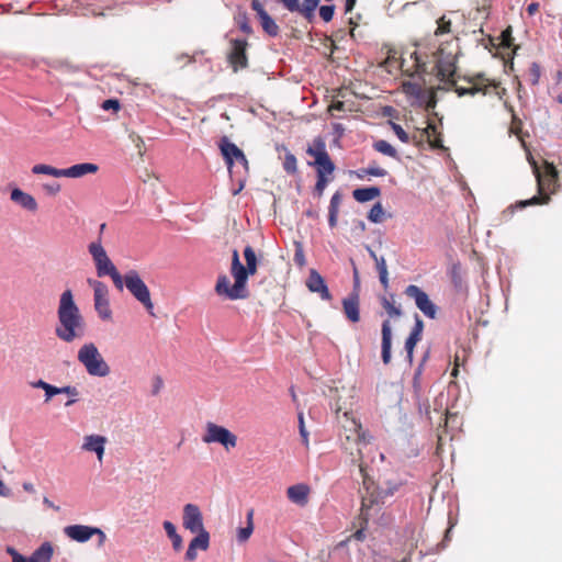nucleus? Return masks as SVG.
<instances>
[{"label":"nucleus","mask_w":562,"mask_h":562,"mask_svg":"<svg viewBox=\"0 0 562 562\" xmlns=\"http://www.w3.org/2000/svg\"><path fill=\"white\" fill-rule=\"evenodd\" d=\"M334 409L338 418H340L339 414L342 413L344 420H340L345 430V441L342 442V446L351 456L352 462L358 465L363 480V485L369 493L370 485H373V482L367 473L364 450L371 448L372 436L368 431L363 430L361 423L355 418L352 411L348 409L346 405H339L337 402Z\"/></svg>","instance_id":"f257e3e1"},{"label":"nucleus","mask_w":562,"mask_h":562,"mask_svg":"<svg viewBox=\"0 0 562 562\" xmlns=\"http://www.w3.org/2000/svg\"><path fill=\"white\" fill-rule=\"evenodd\" d=\"M244 258L246 266L241 263L238 251L233 250L231 274L234 278V284H231L226 274L218 276L215 284L217 295L232 301L247 297V280L249 276L257 272L258 265L257 256L251 246L245 247Z\"/></svg>","instance_id":"f03ea898"},{"label":"nucleus","mask_w":562,"mask_h":562,"mask_svg":"<svg viewBox=\"0 0 562 562\" xmlns=\"http://www.w3.org/2000/svg\"><path fill=\"white\" fill-rule=\"evenodd\" d=\"M86 330V321L75 302L72 291L70 289L64 290L59 295L57 305L56 337L66 344H71L82 339Z\"/></svg>","instance_id":"7ed1b4c3"},{"label":"nucleus","mask_w":562,"mask_h":562,"mask_svg":"<svg viewBox=\"0 0 562 562\" xmlns=\"http://www.w3.org/2000/svg\"><path fill=\"white\" fill-rule=\"evenodd\" d=\"M89 254L95 266L98 277H111L115 288L120 291L123 290V277L117 271L114 263L109 258L104 247L100 241H93L88 246Z\"/></svg>","instance_id":"20e7f679"},{"label":"nucleus","mask_w":562,"mask_h":562,"mask_svg":"<svg viewBox=\"0 0 562 562\" xmlns=\"http://www.w3.org/2000/svg\"><path fill=\"white\" fill-rule=\"evenodd\" d=\"M77 358L90 375L105 376L110 373L108 363L93 342L83 344L78 350Z\"/></svg>","instance_id":"39448f33"},{"label":"nucleus","mask_w":562,"mask_h":562,"mask_svg":"<svg viewBox=\"0 0 562 562\" xmlns=\"http://www.w3.org/2000/svg\"><path fill=\"white\" fill-rule=\"evenodd\" d=\"M122 277L123 288L125 286L135 300H137L150 315H154V303L150 297L149 289L142 280L139 273L136 270H130Z\"/></svg>","instance_id":"423d86ee"},{"label":"nucleus","mask_w":562,"mask_h":562,"mask_svg":"<svg viewBox=\"0 0 562 562\" xmlns=\"http://www.w3.org/2000/svg\"><path fill=\"white\" fill-rule=\"evenodd\" d=\"M536 177L540 196H532L529 200L520 202V207L535 204H546L549 202V195L546 192L553 191L554 187L557 186L558 171L553 165H547L544 175H540L538 169H536Z\"/></svg>","instance_id":"0eeeda50"},{"label":"nucleus","mask_w":562,"mask_h":562,"mask_svg":"<svg viewBox=\"0 0 562 562\" xmlns=\"http://www.w3.org/2000/svg\"><path fill=\"white\" fill-rule=\"evenodd\" d=\"M220 148L232 176L247 172L248 161L241 149L226 137L221 140Z\"/></svg>","instance_id":"6e6552de"},{"label":"nucleus","mask_w":562,"mask_h":562,"mask_svg":"<svg viewBox=\"0 0 562 562\" xmlns=\"http://www.w3.org/2000/svg\"><path fill=\"white\" fill-rule=\"evenodd\" d=\"M204 443H220L226 451L237 446V436L229 429L217 424L209 422L205 426V432L202 437Z\"/></svg>","instance_id":"1a4fd4ad"},{"label":"nucleus","mask_w":562,"mask_h":562,"mask_svg":"<svg viewBox=\"0 0 562 562\" xmlns=\"http://www.w3.org/2000/svg\"><path fill=\"white\" fill-rule=\"evenodd\" d=\"M405 294L415 301L418 310L426 316L434 319L437 315V306L431 302L428 294L417 285L411 284L405 289Z\"/></svg>","instance_id":"9d476101"},{"label":"nucleus","mask_w":562,"mask_h":562,"mask_svg":"<svg viewBox=\"0 0 562 562\" xmlns=\"http://www.w3.org/2000/svg\"><path fill=\"white\" fill-rule=\"evenodd\" d=\"M7 553L11 555L12 562H50L54 549L50 542H44L29 558L22 555L12 547L7 548Z\"/></svg>","instance_id":"9b49d317"},{"label":"nucleus","mask_w":562,"mask_h":562,"mask_svg":"<svg viewBox=\"0 0 562 562\" xmlns=\"http://www.w3.org/2000/svg\"><path fill=\"white\" fill-rule=\"evenodd\" d=\"M436 69H437V76L442 81H451L454 72H456V57L453 54L448 53L445 54L443 49H439L437 54L434 55Z\"/></svg>","instance_id":"f8f14e48"},{"label":"nucleus","mask_w":562,"mask_h":562,"mask_svg":"<svg viewBox=\"0 0 562 562\" xmlns=\"http://www.w3.org/2000/svg\"><path fill=\"white\" fill-rule=\"evenodd\" d=\"M182 525L192 533L205 530L203 516L198 505L191 503L184 505Z\"/></svg>","instance_id":"ddd939ff"},{"label":"nucleus","mask_w":562,"mask_h":562,"mask_svg":"<svg viewBox=\"0 0 562 562\" xmlns=\"http://www.w3.org/2000/svg\"><path fill=\"white\" fill-rule=\"evenodd\" d=\"M379 495H374V493L372 492L370 494V496L368 495H363L362 496V506H361V513H360V520H361V524H360V528L355 531L350 538L357 540V541H363L366 539V529H367V526H368V521H369V510L371 509V507L374 505V504H378L379 503Z\"/></svg>","instance_id":"4468645a"},{"label":"nucleus","mask_w":562,"mask_h":562,"mask_svg":"<svg viewBox=\"0 0 562 562\" xmlns=\"http://www.w3.org/2000/svg\"><path fill=\"white\" fill-rule=\"evenodd\" d=\"M398 68L403 74L413 76L422 71H426V64L416 50L400 55Z\"/></svg>","instance_id":"2eb2a0df"},{"label":"nucleus","mask_w":562,"mask_h":562,"mask_svg":"<svg viewBox=\"0 0 562 562\" xmlns=\"http://www.w3.org/2000/svg\"><path fill=\"white\" fill-rule=\"evenodd\" d=\"M10 200L12 203L30 213H35L38 210L36 199L31 193L23 191L19 187L11 188Z\"/></svg>","instance_id":"dca6fc26"},{"label":"nucleus","mask_w":562,"mask_h":562,"mask_svg":"<svg viewBox=\"0 0 562 562\" xmlns=\"http://www.w3.org/2000/svg\"><path fill=\"white\" fill-rule=\"evenodd\" d=\"M305 285L311 292L317 293L322 300H331V294L325 283L324 278L315 269L310 270Z\"/></svg>","instance_id":"f3484780"},{"label":"nucleus","mask_w":562,"mask_h":562,"mask_svg":"<svg viewBox=\"0 0 562 562\" xmlns=\"http://www.w3.org/2000/svg\"><path fill=\"white\" fill-rule=\"evenodd\" d=\"M231 45L228 57L234 70L245 68L247 66L246 40H232Z\"/></svg>","instance_id":"a211bd4d"},{"label":"nucleus","mask_w":562,"mask_h":562,"mask_svg":"<svg viewBox=\"0 0 562 562\" xmlns=\"http://www.w3.org/2000/svg\"><path fill=\"white\" fill-rule=\"evenodd\" d=\"M311 494V487L307 484L299 483L286 488V497L293 504L304 507L307 505Z\"/></svg>","instance_id":"6ab92c4d"},{"label":"nucleus","mask_w":562,"mask_h":562,"mask_svg":"<svg viewBox=\"0 0 562 562\" xmlns=\"http://www.w3.org/2000/svg\"><path fill=\"white\" fill-rule=\"evenodd\" d=\"M94 532V527L86 525H70L64 528V533L77 542L88 541Z\"/></svg>","instance_id":"aec40b11"},{"label":"nucleus","mask_w":562,"mask_h":562,"mask_svg":"<svg viewBox=\"0 0 562 562\" xmlns=\"http://www.w3.org/2000/svg\"><path fill=\"white\" fill-rule=\"evenodd\" d=\"M99 166L92 162H82L72 165L68 168L63 169V177L66 178H82L87 175H93L98 172Z\"/></svg>","instance_id":"412c9836"},{"label":"nucleus","mask_w":562,"mask_h":562,"mask_svg":"<svg viewBox=\"0 0 562 562\" xmlns=\"http://www.w3.org/2000/svg\"><path fill=\"white\" fill-rule=\"evenodd\" d=\"M106 438L100 435H90L85 437L82 449L90 452H95L98 460L102 461L104 454V446Z\"/></svg>","instance_id":"4be33fe9"},{"label":"nucleus","mask_w":562,"mask_h":562,"mask_svg":"<svg viewBox=\"0 0 562 562\" xmlns=\"http://www.w3.org/2000/svg\"><path fill=\"white\" fill-rule=\"evenodd\" d=\"M382 361L387 364L391 361L392 328L390 321L382 323Z\"/></svg>","instance_id":"5701e85b"},{"label":"nucleus","mask_w":562,"mask_h":562,"mask_svg":"<svg viewBox=\"0 0 562 562\" xmlns=\"http://www.w3.org/2000/svg\"><path fill=\"white\" fill-rule=\"evenodd\" d=\"M342 307L346 317L352 322L357 323L360 319V310H359V297L357 294H351L348 297L342 300Z\"/></svg>","instance_id":"b1692460"},{"label":"nucleus","mask_w":562,"mask_h":562,"mask_svg":"<svg viewBox=\"0 0 562 562\" xmlns=\"http://www.w3.org/2000/svg\"><path fill=\"white\" fill-rule=\"evenodd\" d=\"M404 93L415 101H424L425 90L423 86L417 81L407 80L402 83Z\"/></svg>","instance_id":"393cba45"},{"label":"nucleus","mask_w":562,"mask_h":562,"mask_svg":"<svg viewBox=\"0 0 562 562\" xmlns=\"http://www.w3.org/2000/svg\"><path fill=\"white\" fill-rule=\"evenodd\" d=\"M65 394L67 400L64 402L65 406H69L76 402L78 395L77 389H45V402L50 401L55 395Z\"/></svg>","instance_id":"a878e982"},{"label":"nucleus","mask_w":562,"mask_h":562,"mask_svg":"<svg viewBox=\"0 0 562 562\" xmlns=\"http://www.w3.org/2000/svg\"><path fill=\"white\" fill-rule=\"evenodd\" d=\"M381 194V190L378 187L359 188L352 192L356 201L363 203L374 200Z\"/></svg>","instance_id":"bb28decb"},{"label":"nucleus","mask_w":562,"mask_h":562,"mask_svg":"<svg viewBox=\"0 0 562 562\" xmlns=\"http://www.w3.org/2000/svg\"><path fill=\"white\" fill-rule=\"evenodd\" d=\"M316 168L317 176H330L334 172L335 166L328 156H323L322 159L311 162Z\"/></svg>","instance_id":"cd10ccee"},{"label":"nucleus","mask_w":562,"mask_h":562,"mask_svg":"<svg viewBox=\"0 0 562 562\" xmlns=\"http://www.w3.org/2000/svg\"><path fill=\"white\" fill-rule=\"evenodd\" d=\"M488 86L481 82H470L469 87H456V92L459 97L467 94L474 95L476 93L485 94Z\"/></svg>","instance_id":"c85d7f7f"},{"label":"nucleus","mask_w":562,"mask_h":562,"mask_svg":"<svg viewBox=\"0 0 562 562\" xmlns=\"http://www.w3.org/2000/svg\"><path fill=\"white\" fill-rule=\"evenodd\" d=\"M254 509H249L247 513V526L238 528L237 540L239 542H246L254 532Z\"/></svg>","instance_id":"c756f323"},{"label":"nucleus","mask_w":562,"mask_h":562,"mask_svg":"<svg viewBox=\"0 0 562 562\" xmlns=\"http://www.w3.org/2000/svg\"><path fill=\"white\" fill-rule=\"evenodd\" d=\"M164 529L170 538L173 549L180 551L182 549V538L178 535L176 526L171 521L166 520L164 522Z\"/></svg>","instance_id":"7c9ffc66"},{"label":"nucleus","mask_w":562,"mask_h":562,"mask_svg":"<svg viewBox=\"0 0 562 562\" xmlns=\"http://www.w3.org/2000/svg\"><path fill=\"white\" fill-rule=\"evenodd\" d=\"M32 173L34 175H46L54 178L63 177V169L55 168L45 164H37L32 167Z\"/></svg>","instance_id":"2f4dec72"},{"label":"nucleus","mask_w":562,"mask_h":562,"mask_svg":"<svg viewBox=\"0 0 562 562\" xmlns=\"http://www.w3.org/2000/svg\"><path fill=\"white\" fill-rule=\"evenodd\" d=\"M87 283L93 289V301L109 297V289L103 282L95 279H88Z\"/></svg>","instance_id":"473e14b6"},{"label":"nucleus","mask_w":562,"mask_h":562,"mask_svg":"<svg viewBox=\"0 0 562 562\" xmlns=\"http://www.w3.org/2000/svg\"><path fill=\"white\" fill-rule=\"evenodd\" d=\"M94 308L99 317L103 321H110L112 317V311L110 308V301L108 299L94 300Z\"/></svg>","instance_id":"72a5a7b5"},{"label":"nucleus","mask_w":562,"mask_h":562,"mask_svg":"<svg viewBox=\"0 0 562 562\" xmlns=\"http://www.w3.org/2000/svg\"><path fill=\"white\" fill-rule=\"evenodd\" d=\"M261 26L270 36H276L279 32V26L267 12H260Z\"/></svg>","instance_id":"f704fd0d"},{"label":"nucleus","mask_w":562,"mask_h":562,"mask_svg":"<svg viewBox=\"0 0 562 562\" xmlns=\"http://www.w3.org/2000/svg\"><path fill=\"white\" fill-rule=\"evenodd\" d=\"M306 153L312 156L314 160L322 159L323 156H328L325 143L322 139H316L313 145L307 148Z\"/></svg>","instance_id":"c9c22d12"},{"label":"nucleus","mask_w":562,"mask_h":562,"mask_svg":"<svg viewBox=\"0 0 562 562\" xmlns=\"http://www.w3.org/2000/svg\"><path fill=\"white\" fill-rule=\"evenodd\" d=\"M373 148L381 153L382 155L396 158L397 151L396 149L386 140L380 139L373 143Z\"/></svg>","instance_id":"e433bc0d"},{"label":"nucleus","mask_w":562,"mask_h":562,"mask_svg":"<svg viewBox=\"0 0 562 562\" xmlns=\"http://www.w3.org/2000/svg\"><path fill=\"white\" fill-rule=\"evenodd\" d=\"M198 536L194 537L191 541H190V544H192L194 548L200 549V550H207L209 546H210V533L209 531L206 530H203V531H199L196 532Z\"/></svg>","instance_id":"4c0bfd02"},{"label":"nucleus","mask_w":562,"mask_h":562,"mask_svg":"<svg viewBox=\"0 0 562 562\" xmlns=\"http://www.w3.org/2000/svg\"><path fill=\"white\" fill-rule=\"evenodd\" d=\"M376 270L379 272V279L384 289L389 286V272L386 267V261L384 257H380L375 262Z\"/></svg>","instance_id":"58836bf2"},{"label":"nucleus","mask_w":562,"mask_h":562,"mask_svg":"<svg viewBox=\"0 0 562 562\" xmlns=\"http://www.w3.org/2000/svg\"><path fill=\"white\" fill-rule=\"evenodd\" d=\"M384 209L380 202L375 203L368 214V218L372 223H382L384 220Z\"/></svg>","instance_id":"ea45409f"},{"label":"nucleus","mask_w":562,"mask_h":562,"mask_svg":"<svg viewBox=\"0 0 562 562\" xmlns=\"http://www.w3.org/2000/svg\"><path fill=\"white\" fill-rule=\"evenodd\" d=\"M318 2V0H303V3L301 4V14L311 20Z\"/></svg>","instance_id":"a19ab883"},{"label":"nucleus","mask_w":562,"mask_h":562,"mask_svg":"<svg viewBox=\"0 0 562 562\" xmlns=\"http://www.w3.org/2000/svg\"><path fill=\"white\" fill-rule=\"evenodd\" d=\"M382 306L385 308L386 313L391 317H398L402 314V311L400 307L395 306L394 302H391L386 297H382L381 300Z\"/></svg>","instance_id":"79ce46f5"},{"label":"nucleus","mask_w":562,"mask_h":562,"mask_svg":"<svg viewBox=\"0 0 562 562\" xmlns=\"http://www.w3.org/2000/svg\"><path fill=\"white\" fill-rule=\"evenodd\" d=\"M361 172L371 177H384L387 171L374 164L369 165L367 168L362 169Z\"/></svg>","instance_id":"37998d69"},{"label":"nucleus","mask_w":562,"mask_h":562,"mask_svg":"<svg viewBox=\"0 0 562 562\" xmlns=\"http://www.w3.org/2000/svg\"><path fill=\"white\" fill-rule=\"evenodd\" d=\"M422 339V337L417 336L416 334H409L408 338L405 341V350L407 352V356L409 360H412L413 351L416 346V344Z\"/></svg>","instance_id":"c03bdc74"},{"label":"nucleus","mask_w":562,"mask_h":562,"mask_svg":"<svg viewBox=\"0 0 562 562\" xmlns=\"http://www.w3.org/2000/svg\"><path fill=\"white\" fill-rule=\"evenodd\" d=\"M283 168L289 173L296 172V158L293 154L286 153L284 161H283Z\"/></svg>","instance_id":"a18cd8bd"},{"label":"nucleus","mask_w":562,"mask_h":562,"mask_svg":"<svg viewBox=\"0 0 562 562\" xmlns=\"http://www.w3.org/2000/svg\"><path fill=\"white\" fill-rule=\"evenodd\" d=\"M384 64L390 72L392 71V68L398 67V64H400L398 53L396 50H390Z\"/></svg>","instance_id":"49530a36"},{"label":"nucleus","mask_w":562,"mask_h":562,"mask_svg":"<svg viewBox=\"0 0 562 562\" xmlns=\"http://www.w3.org/2000/svg\"><path fill=\"white\" fill-rule=\"evenodd\" d=\"M299 429H300V435L302 437V441H303L304 446L307 448L308 447V432L305 428L304 416H303L302 412L299 413Z\"/></svg>","instance_id":"de8ad7c7"},{"label":"nucleus","mask_w":562,"mask_h":562,"mask_svg":"<svg viewBox=\"0 0 562 562\" xmlns=\"http://www.w3.org/2000/svg\"><path fill=\"white\" fill-rule=\"evenodd\" d=\"M391 127L394 132V134L398 137V139L403 143H408L409 142V136L408 134L403 130V127L394 122H391Z\"/></svg>","instance_id":"09e8293b"},{"label":"nucleus","mask_w":562,"mask_h":562,"mask_svg":"<svg viewBox=\"0 0 562 562\" xmlns=\"http://www.w3.org/2000/svg\"><path fill=\"white\" fill-rule=\"evenodd\" d=\"M334 12H335V7L334 5H322L319 8V16L325 22H329L333 19Z\"/></svg>","instance_id":"8fccbe9b"},{"label":"nucleus","mask_w":562,"mask_h":562,"mask_svg":"<svg viewBox=\"0 0 562 562\" xmlns=\"http://www.w3.org/2000/svg\"><path fill=\"white\" fill-rule=\"evenodd\" d=\"M340 203H341V195H340L338 192H336V193L331 196V199H330V203H329V210H328V212H329V213H336V214H338Z\"/></svg>","instance_id":"3c124183"},{"label":"nucleus","mask_w":562,"mask_h":562,"mask_svg":"<svg viewBox=\"0 0 562 562\" xmlns=\"http://www.w3.org/2000/svg\"><path fill=\"white\" fill-rule=\"evenodd\" d=\"M329 182V178L327 176H317V182L315 184V191L321 196Z\"/></svg>","instance_id":"603ef678"},{"label":"nucleus","mask_w":562,"mask_h":562,"mask_svg":"<svg viewBox=\"0 0 562 562\" xmlns=\"http://www.w3.org/2000/svg\"><path fill=\"white\" fill-rule=\"evenodd\" d=\"M43 190L49 195H56L59 193L61 187L58 182H48L42 186Z\"/></svg>","instance_id":"864d4df0"},{"label":"nucleus","mask_w":562,"mask_h":562,"mask_svg":"<svg viewBox=\"0 0 562 562\" xmlns=\"http://www.w3.org/2000/svg\"><path fill=\"white\" fill-rule=\"evenodd\" d=\"M284 8H286L291 12L301 13V4L299 0H279Z\"/></svg>","instance_id":"5fc2aeb1"},{"label":"nucleus","mask_w":562,"mask_h":562,"mask_svg":"<svg viewBox=\"0 0 562 562\" xmlns=\"http://www.w3.org/2000/svg\"><path fill=\"white\" fill-rule=\"evenodd\" d=\"M449 30H450V21H446L445 18H441L438 21V27H437L436 34H443V33L449 32Z\"/></svg>","instance_id":"6e6d98bb"},{"label":"nucleus","mask_w":562,"mask_h":562,"mask_svg":"<svg viewBox=\"0 0 562 562\" xmlns=\"http://www.w3.org/2000/svg\"><path fill=\"white\" fill-rule=\"evenodd\" d=\"M423 329H424V323L418 316H416L415 325L411 333L416 334L417 336L422 337Z\"/></svg>","instance_id":"4d7b16f0"},{"label":"nucleus","mask_w":562,"mask_h":562,"mask_svg":"<svg viewBox=\"0 0 562 562\" xmlns=\"http://www.w3.org/2000/svg\"><path fill=\"white\" fill-rule=\"evenodd\" d=\"M102 108L104 110H110V109H113V110H119L120 108V104H119V101L117 100H113V99H110V100H105L102 104Z\"/></svg>","instance_id":"13d9d810"},{"label":"nucleus","mask_w":562,"mask_h":562,"mask_svg":"<svg viewBox=\"0 0 562 562\" xmlns=\"http://www.w3.org/2000/svg\"><path fill=\"white\" fill-rule=\"evenodd\" d=\"M196 548L189 543L188 550L186 552V559L188 561H194L196 559Z\"/></svg>","instance_id":"bf43d9fd"},{"label":"nucleus","mask_w":562,"mask_h":562,"mask_svg":"<svg viewBox=\"0 0 562 562\" xmlns=\"http://www.w3.org/2000/svg\"><path fill=\"white\" fill-rule=\"evenodd\" d=\"M94 536H98L99 538L98 546L102 547L106 540V536L100 528L94 527Z\"/></svg>","instance_id":"052dcab7"},{"label":"nucleus","mask_w":562,"mask_h":562,"mask_svg":"<svg viewBox=\"0 0 562 562\" xmlns=\"http://www.w3.org/2000/svg\"><path fill=\"white\" fill-rule=\"evenodd\" d=\"M251 8H252V10H254V11H256V12H257V14H258V16H259V18H260V12H267V11L263 9L262 4H261L258 0H254V1L251 2Z\"/></svg>","instance_id":"680f3d73"},{"label":"nucleus","mask_w":562,"mask_h":562,"mask_svg":"<svg viewBox=\"0 0 562 562\" xmlns=\"http://www.w3.org/2000/svg\"><path fill=\"white\" fill-rule=\"evenodd\" d=\"M538 10H539V3L538 2H531L527 7V12H528L529 15H533L535 13L538 12Z\"/></svg>","instance_id":"e2e57ef3"},{"label":"nucleus","mask_w":562,"mask_h":562,"mask_svg":"<svg viewBox=\"0 0 562 562\" xmlns=\"http://www.w3.org/2000/svg\"><path fill=\"white\" fill-rule=\"evenodd\" d=\"M338 214L328 212V223L330 227H335L337 224Z\"/></svg>","instance_id":"0e129e2a"},{"label":"nucleus","mask_w":562,"mask_h":562,"mask_svg":"<svg viewBox=\"0 0 562 562\" xmlns=\"http://www.w3.org/2000/svg\"><path fill=\"white\" fill-rule=\"evenodd\" d=\"M132 142L135 144L137 148H140V145H143V139L140 136L137 135H131Z\"/></svg>","instance_id":"69168bd1"},{"label":"nucleus","mask_w":562,"mask_h":562,"mask_svg":"<svg viewBox=\"0 0 562 562\" xmlns=\"http://www.w3.org/2000/svg\"><path fill=\"white\" fill-rule=\"evenodd\" d=\"M356 1H357V0H346V3H345V11H346V12H350V11L353 9V7H355Z\"/></svg>","instance_id":"338daca9"},{"label":"nucleus","mask_w":562,"mask_h":562,"mask_svg":"<svg viewBox=\"0 0 562 562\" xmlns=\"http://www.w3.org/2000/svg\"><path fill=\"white\" fill-rule=\"evenodd\" d=\"M9 494L8 487L3 484V482L0 480V495L7 496Z\"/></svg>","instance_id":"774afa93"}]
</instances>
